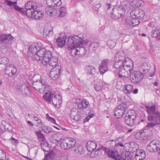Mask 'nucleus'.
<instances>
[{
    "label": "nucleus",
    "mask_w": 160,
    "mask_h": 160,
    "mask_svg": "<svg viewBox=\"0 0 160 160\" xmlns=\"http://www.w3.org/2000/svg\"><path fill=\"white\" fill-rule=\"evenodd\" d=\"M114 59L115 62L112 67V71L118 74L119 78H128L130 70L133 68L132 61L129 58L126 57L122 51L117 53Z\"/></svg>",
    "instance_id": "f257e3e1"
},
{
    "label": "nucleus",
    "mask_w": 160,
    "mask_h": 160,
    "mask_svg": "<svg viewBox=\"0 0 160 160\" xmlns=\"http://www.w3.org/2000/svg\"><path fill=\"white\" fill-rule=\"evenodd\" d=\"M88 40H82V38L75 36L68 38L67 44L68 48L72 49V55L75 58H78L85 55L87 52L85 48L81 45L88 43Z\"/></svg>",
    "instance_id": "f03ea898"
},
{
    "label": "nucleus",
    "mask_w": 160,
    "mask_h": 160,
    "mask_svg": "<svg viewBox=\"0 0 160 160\" xmlns=\"http://www.w3.org/2000/svg\"><path fill=\"white\" fill-rule=\"evenodd\" d=\"M25 7L26 9V14L28 17H31L37 20L39 19L42 17V12L37 9V4L34 2H28L25 4Z\"/></svg>",
    "instance_id": "7ed1b4c3"
},
{
    "label": "nucleus",
    "mask_w": 160,
    "mask_h": 160,
    "mask_svg": "<svg viewBox=\"0 0 160 160\" xmlns=\"http://www.w3.org/2000/svg\"><path fill=\"white\" fill-rule=\"evenodd\" d=\"M51 52L48 50L46 51L43 48H41L40 47L36 53L34 55L30 56L33 59L36 60H42V62L43 65L47 63L49 57L51 56Z\"/></svg>",
    "instance_id": "20e7f679"
},
{
    "label": "nucleus",
    "mask_w": 160,
    "mask_h": 160,
    "mask_svg": "<svg viewBox=\"0 0 160 160\" xmlns=\"http://www.w3.org/2000/svg\"><path fill=\"white\" fill-rule=\"evenodd\" d=\"M32 86L33 88L40 93H42L48 91L50 87L47 85L44 81L39 80L33 82Z\"/></svg>",
    "instance_id": "39448f33"
},
{
    "label": "nucleus",
    "mask_w": 160,
    "mask_h": 160,
    "mask_svg": "<svg viewBox=\"0 0 160 160\" xmlns=\"http://www.w3.org/2000/svg\"><path fill=\"white\" fill-rule=\"evenodd\" d=\"M76 141L74 138H66L61 141L60 147L64 150H71L76 145Z\"/></svg>",
    "instance_id": "423d86ee"
},
{
    "label": "nucleus",
    "mask_w": 160,
    "mask_h": 160,
    "mask_svg": "<svg viewBox=\"0 0 160 160\" xmlns=\"http://www.w3.org/2000/svg\"><path fill=\"white\" fill-rule=\"evenodd\" d=\"M155 117L153 115H148V119L149 121H154L155 122L148 123L147 126L149 128H152L157 125H160V112H157L155 114Z\"/></svg>",
    "instance_id": "0eeeda50"
},
{
    "label": "nucleus",
    "mask_w": 160,
    "mask_h": 160,
    "mask_svg": "<svg viewBox=\"0 0 160 160\" xmlns=\"http://www.w3.org/2000/svg\"><path fill=\"white\" fill-rule=\"evenodd\" d=\"M133 69L130 70L129 76L132 82L135 83L139 82L142 79L143 75V73L138 71H134L132 72Z\"/></svg>",
    "instance_id": "6e6552de"
},
{
    "label": "nucleus",
    "mask_w": 160,
    "mask_h": 160,
    "mask_svg": "<svg viewBox=\"0 0 160 160\" xmlns=\"http://www.w3.org/2000/svg\"><path fill=\"white\" fill-rule=\"evenodd\" d=\"M151 130L149 129L142 130L135 134L137 139L142 140L146 139L150 136Z\"/></svg>",
    "instance_id": "1a4fd4ad"
},
{
    "label": "nucleus",
    "mask_w": 160,
    "mask_h": 160,
    "mask_svg": "<svg viewBox=\"0 0 160 160\" xmlns=\"http://www.w3.org/2000/svg\"><path fill=\"white\" fill-rule=\"evenodd\" d=\"M13 39V37L10 34H2L1 35V47L3 49L6 48L8 46L7 44L9 43Z\"/></svg>",
    "instance_id": "9d476101"
},
{
    "label": "nucleus",
    "mask_w": 160,
    "mask_h": 160,
    "mask_svg": "<svg viewBox=\"0 0 160 160\" xmlns=\"http://www.w3.org/2000/svg\"><path fill=\"white\" fill-rule=\"evenodd\" d=\"M79 109H81L83 113L87 115L90 112V105L88 101L86 99H83L78 105Z\"/></svg>",
    "instance_id": "9b49d317"
},
{
    "label": "nucleus",
    "mask_w": 160,
    "mask_h": 160,
    "mask_svg": "<svg viewBox=\"0 0 160 160\" xmlns=\"http://www.w3.org/2000/svg\"><path fill=\"white\" fill-rule=\"evenodd\" d=\"M136 114L134 110H130L128 112V115L125 117V121L126 123L130 126L134 124L136 118Z\"/></svg>",
    "instance_id": "f8f14e48"
},
{
    "label": "nucleus",
    "mask_w": 160,
    "mask_h": 160,
    "mask_svg": "<svg viewBox=\"0 0 160 160\" xmlns=\"http://www.w3.org/2000/svg\"><path fill=\"white\" fill-rule=\"evenodd\" d=\"M147 148L150 152L160 150V141L156 139L152 141L147 146Z\"/></svg>",
    "instance_id": "ddd939ff"
},
{
    "label": "nucleus",
    "mask_w": 160,
    "mask_h": 160,
    "mask_svg": "<svg viewBox=\"0 0 160 160\" xmlns=\"http://www.w3.org/2000/svg\"><path fill=\"white\" fill-rule=\"evenodd\" d=\"M102 149L104 151L109 157L112 158L115 160H120V157L118 154V152L116 150H113L109 148H107L104 147H102Z\"/></svg>",
    "instance_id": "4468645a"
},
{
    "label": "nucleus",
    "mask_w": 160,
    "mask_h": 160,
    "mask_svg": "<svg viewBox=\"0 0 160 160\" xmlns=\"http://www.w3.org/2000/svg\"><path fill=\"white\" fill-rule=\"evenodd\" d=\"M126 105L122 103L119 105L116 109L115 112V116L117 118H120L122 116L126 108Z\"/></svg>",
    "instance_id": "2eb2a0df"
},
{
    "label": "nucleus",
    "mask_w": 160,
    "mask_h": 160,
    "mask_svg": "<svg viewBox=\"0 0 160 160\" xmlns=\"http://www.w3.org/2000/svg\"><path fill=\"white\" fill-rule=\"evenodd\" d=\"M124 14L125 11L122 12L121 9H119V6L115 7L112 9L111 18L112 19H118Z\"/></svg>",
    "instance_id": "dca6fc26"
},
{
    "label": "nucleus",
    "mask_w": 160,
    "mask_h": 160,
    "mask_svg": "<svg viewBox=\"0 0 160 160\" xmlns=\"http://www.w3.org/2000/svg\"><path fill=\"white\" fill-rule=\"evenodd\" d=\"M119 9H121L122 11L128 12L132 9V6L130 0H122L121 2V5L119 6Z\"/></svg>",
    "instance_id": "f3484780"
},
{
    "label": "nucleus",
    "mask_w": 160,
    "mask_h": 160,
    "mask_svg": "<svg viewBox=\"0 0 160 160\" xmlns=\"http://www.w3.org/2000/svg\"><path fill=\"white\" fill-rule=\"evenodd\" d=\"M61 70V67L58 66L52 68L50 72V76L53 80L58 79L60 76V71Z\"/></svg>",
    "instance_id": "a211bd4d"
},
{
    "label": "nucleus",
    "mask_w": 160,
    "mask_h": 160,
    "mask_svg": "<svg viewBox=\"0 0 160 160\" xmlns=\"http://www.w3.org/2000/svg\"><path fill=\"white\" fill-rule=\"evenodd\" d=\"M145 15L144 11L142 9H137L133 10L130 12L131 18H143Z\"/></svg>",
    "instance_id": "6ab92c4d"
},
{
    "label": "nucleus",
    "mask_w": 160,
    "mask_h": 160,
    "mask_svg": "<svg viewBox=\"0 0 160 160\" xmlns=\"http://www.w3.org/2000/svg\"><path fill=\"white\" fill-rule=\"evenodd\" d=\"M75 157L80 156L84 153V148L81 146H76V145L70 150Z\"/></svg>",
    "instance_id": "aec40b11"
},
{
    "label": "nucleus",
    "mask_w": 160,
    "mask_h": 160,
    "mask_svg": "<svg viewBox=\"0 0 160 160\" xmlns=\"http://www.w3.org/2000/svg\"><path fill=\"white\" fill-rule=\"evenodd\" d=\"M39 48L40 45L38 43L35 42L30 45L29 46V50L28 52L29 57H31V55L32 56L36 54Z\"/></svg>",
    "instance_id": "412c9836"
},
{
    "label": "nucleus",
    "mask_w": 160,
    "mask_h": 160,
    "mask_svg": "<svg viewBox=\"0 0 160 160\" xmlns=\"http://www.w3.org/2000/svg\"><path fill=\"white\" fill-rule=\"evenodd\" d=\"M17 72V69L12 64L7 65L5 70V73L9 76L12 77Z\"/></svg>",
    "instance_id": "4be33fe9"
},
{
    "label": "nucleus",
    "mask_w": 160,
    "mask_h": 160,
    "mask_svg": "<svg viewBox=\"0 0 160 160\" xmlns=\"http://www.w3.org/2000/svg\"><path fill=\"white\" fill-rule=\"evenodd\" d=\"M108 60H105L100 64L99 70L101 74L104 73L108 70Z\"/></svg>",
    "instance_id": "5701e85b"
},
{
    "label": "nucleus",
    "mask_w": 160,
    "mask_h": 160,
    "mask_svg": "<svg viewBox=\"0 0 160 160\" xmlns=\"http://www.w3.org/2000/svg\"><path fill=\"white\" fill-rule=\"evenodd\" d=\"M29 84L28 83H23L22 85L21 93L25 97L29 95L30 94L29 88Z\"/></svg>",
    "instance_id": "b1692460"
},
{
    "label": "nucleus",
    "mask_w": 160,
    "mask_h": 160,
    "mask_svg": "<svg viewBox=\"0 0 160 160\" xmlns=\"http://www.w3.org/2000/svg\"><path fill=\"white\" fill-rule=\"evenodd\" d=\"M146 153L142 149L137 150L135 156L136 160H143L145 158Z\"/></svg>",
    "instance_id": "393cba45"
},
{
    "label": "nucleus",
    "mask_w": 160,
    "mask_h": 160,
    "mask_svg": "<svg viewBox=\"0 0 160 160\" xmlns=\"http://www.w3.org/2000/svg\"><path fill=\"white\" fill-rule=\"evenodd\" d=\"M53 96H55V94L51 92H48L45 93L43 97V98L45 102L49 103L52 102Z\"/></svg>",
    "instance_id": "a878e982"
},
{
    "label": "nucleus",
    "mask_w": 160,
    "mask_h": 160,
    "mask_svg": "<svg viewBox=\"0 0 160 160\" xmlns=\"http://www.w3.org/2000/svg\"><path fill=\"white\" fill-rule=\"evenodd\" d=\"M53 34L52 28L49 26L44 28L43 32V37L45 38H48L52 36Z\"/></svg>",
    "instance_id": "bb28decb"
},
{
    "label": "nucleus",
    "mask_w": 160,
    "mask_h": 160,
    "mask_svg": "<svg viewBox=\"0 0 160 160\" xmlns=\"http://www.w3.org/2000/svg\"><path fill=\"white\" fill-rule=\"evenodd\" d=\"M67 37L65 35L61 36L58 38L56 40L57 45L60 47H62L65 45L66 42Z\"/></svg>",
    "instance_id": "cd10ccee"
},
{
    "label": "nucleus",
    "mask_w": 160,
    "mask_h": 160,
    "mask_svg": "<svg viewBox=\"0 0 160 160\" xmlns=\"http://www.w3.org/2000/svg\"><path fill=\"white\" fill-rule=\"evenodd\" d=\"M63 135L61 133H57L53 135L51 140L53 143H56L62 141L63 139Z\"/></svg>",
    "instance_id": "c85d7f7f"
},
{
    "label": "nucleus",
    "mask_w": 160,
    "mask_h": 160,
    "mask_svg": "<svg viewBox=\"0 0 160 160\" xmlns=\"http://www.w3.org/2000/svg\"><path fill=\"white\" fill-rule=\"evenodd\" d=\"M46 3L49 6H60L62 2L61 0H46Z\"/></svg>",
    "instance_id": "c756f323"
},
{
    "label": "nucleus",
    "mask_w": 160,
    "mask_h": 160,
    "mask_svg": "<svg viewBox=\"0 0 160 160\" xmlns=\"http://www.w3.org/2000/svg\"><path fill=\"white\" fill-rule=\"evenodd\" d=\"M145 108L149 115H153L155 117V114L156 112V106L155 105L152 106H147Z\"/></svg>",
    "instance_id": "7c9ffc66"
},
{
    "label": "nucleus",
    "mask_w": 160,
    "mask_h": 160,
    "mask_svg": "<svg viewBox=\"0 0 160 160\" xmlns=\"http://www.w3.org/2000/svg\"><path fill=\"white\" fill-rule=\"evenodd\" d=\"M46 12L48 15L51 16H54L58 13V10L52 7H48L46 8Z\"/></svg>",
    "instance_id": "2f4dec72"
},
{
    "label": "nucleus",
    "mask_w": 160,
    "mask_h": 160,
    "mask_svg": "<svg viewBox=\"0 0 160 160\" xmlns=\"http://www.w3.org/2000/svg\"><path fill=\"white\" fill-rule=\"evenodd\" d=\"M49 59L48 60L47 63L45 65H47L48 64L51 66L53 67L56 65L58 64V59L56 57H52V54L51 56L49 57Z\"/></svg>",
    "instance_id": "473e14b6"
},
{
    "label": "nucleus",
    "mask_w": 160,
    "mask_h": 160,
    "mask_svg": "<svg viewBox=\"0 0 160 160\" xmlns=\"http://www.w3.org/2000/svg\"><path fill=\"white\" fill-rule=\"evenodd\" d=\"M61 98V97L59 94L56 95L55 94V96H53L52 102L54 105L57 106L58 105H59L62 103Z\"/></svg>",
    "instance_id": "72a5a7b5"
},
{
    "label": "nucleus",
    "mask_w": 160,
    "mask_h": 160,
    "mask_svg": "<svg viewBox=\"0 0 160 160\" xmlns=\"http://www.w3.org/2000/svg\"><path fill=\"white\" fill-rule=\"evenodd\" d=\"M77 113H79V111L76 108H73L71 109L69 115L70 118L78 122L79 119V118H78V117H77L75 118L74 116L75 115L77 114Z\"/></svg>",
    "instance_id": "f704fd0d"
},
{
    "label": "nucleus",
    "mask_w": 160,
    "mask_h": 160,
    "mask_svg": "<svg viewBox=\"0 0 160 160\" xmlns=\"http://www.w3.org/2000/svg\"><path fill=\"white\" fill-rule=\"evenodd\" d=\"M96 147V144L93 141H88L87 143V149L89 151L91 152L94 151Z\"/></svg>",
    "instance_id": "c9c22d12"
},
{
    "label": "nucleus",
    "mask_w": 160,
    "mask_h": 160,
    "mask_svg": "<svg viewBox=\"0 0 160 160\" xmlns=\"http://www.w3.org/2000/svg\"><path fill=\"white\" fill-rule=\"evenodd\" d=\"M132 9L134 8L139 7L144 5V2L141 0H133L131 2Z\"/></svg>",
    "instance_id": "e433bc0d"
},
{
    "label": "nucleus",
    "mask_w": 160,
    "mask_h": 160,
    "mask_svg": "<svg viewBox=\"0 0 160 160\" xmlns=\"http://www.w3.org/2000/svg\"><path fill=\"white\" fill-rule=\"evenodd\" d=\"M133 86L130 84H126L123 87L122 91L126 94H130L132 92Z\"/></svg>",
    "instance_id": "4c0bfd02"
},
{
    "label": "nucleus",
    "mask_w": 160,
    "mask_h": 160,
    "mask_svg": "<svg viewBox=\"0 0 160 160\" xmlns=\"http://www.w3.org/2000/svg\"><path fill=\"white\" fill-rule=\"evenodd\" d=\"M6 3L11 7L13 6L14 9L18 11H21L22 8L17 6V2H16L10 1L8 0L5 1Z\"/></svg>",
    "instance_id": "58836bf2"
},
{
    "label": "nucleus",
    "mask_w": 160,
    "mask_h": 160,
    "mask_svg": "<svg viewBox=\"0 0 160 160\" xmlns=\"http://www.w3.org/2000/svg\"><path fill=\"white\" fill-rule=\"evenodd\" d=\"M86 70L87 72L89 74L94 75L96 73V69L93 66L89 65L87 66Z\"/></svg>",
    "instance_id": "ea45409f"
},
{
    "label": "nucleus",
    "mask_w": 160,
    "mask_h": 160,
    "mask_svg": "<svg viewBox=\"0 0 160 160\" xmlns=\"http://www.w3.org/2000/svg\"><path fill=\"white\" fill-rule=\"evenodd\" d=\"M152 36L154 38H157L158 39L160 40V29H153L152 30Z\"/></svg>",
    "instance_id": "a19ab883"
},
{
    "label": "nucleus",
    "mask_w": 160,
    "mask_h": 160,
    "mask_svg": "<svg viewBox=\"0 0 160 160\" xmlns=\"http://www.w3.org/2000/svg\"><path fill=\"white\" fill-rule=\"evenodd\" d=\"M54 158V152H51L45 156L44 160H52Z\"/></svg>",
    "instance_id": "79ce46f5"
},
{
    "label": "nucleus",
    "mask_w": 160,
    "mask_h": 160,
    "mask_svg": "<svg viewBox=\"0 0 160 160\" xmlns=\"http://www.w3.org/2000/svg\"><path fill=\"white\" fill-rule=\"evenodd\" d=\"M59 14L60 17H64L67 14V10L66 8L65 7H61L59 9Z\"/></svg>",
    "instance_id": "37998d69"
},
{
    "label": "nucleus",
    "mask_w": 160,
    "mask_h": 160,
    "mask_svg": "<svg viewBox=\"0 0 160 160\" xmlns=\"http://www.w3.org/2000/svg\"><path fill=\"white\" fill-rule=\"evenodd\" d=\"M116 42L115 40L108 39L107 41V44L110 48H113L116 45Z\"/></svg>",
    "instance_id": "c03bdc74"
},
{
    "label": "nucleus",
    "mask_w": 160,
    "mask_h": 160,
    "mask_svg": "<svg viewBox=\"0 0 160 160\" xmlns=\"http://www.w3.org/2000/svg\"><path fill=\"white\" fill-rule=\"evenodd\" d=\"M133 19L132 20H126V25L128 28H132L133 26H135V23L134 22Z\"/></svg>",
    "instance_id": "a18cd8bd"
},
{
    "label": "nucleus",
    "mask_w": 160,
    "mask_h": 160,
    "mask_svg": "<svg viewBox=\"0 0 160 160\" xmlns=\"http://www.w3.org/2000/svg\"><path fill=\"white\" fill-rule=\"evenodd\" d=\"M151 66L150 65H148L146 63H143L142 66V68L143 69V72L144 73H147L150 69Z\"/></svg>",
    "instance_id": "49530a36"
},
{
    "label": "nucleus",
    "mask_w": 160,
    "mask_h": 160,
    "mask_svg": "<svg viewBox=\"0 0 160 160\" xmlns=\"http://www.w3.org/2000/svg\"><path fill=\"white\" fill-rule=\"evenodd\" d=\"M101 6V5L100 3L95 4L93 6L92 8L93 12L95 14L98 15L99 14V8Z\"/></svg>",
    "instance_id": "de8ad7c7"
},
{
    "label": "nucleus",
    "mask_w": 160,
    "mask_h": 160,
    "mask_svg": "<svg viewBox=\"0 0 160 160\" xmlns=\"http://www.w3.org/2000/svg\"><path fill=\"white\" fill-rule=\"evenodd\" d=\"M102 82L101 81L97 82L95 85L94 88L97 91H99L101 90L102 86Z\"/></svg>",
    "instance_id": "09e8293b"
},
{
    "label": "nucleus",
    "mask_w": 160,
    "mask_h": 160,
    "mask_svg": "<svg viewBox=\"0 0 160 160\" xmlns=\"http://www.w3.org/2000/svg\"><path fill=\"white\" fill-rule=\"evenodd\" d=\"M116 128L118 133H124L125 132V128L122 125L120 124L117 126Z\"/></svg>",
    "instance_id": "8fccbe9b"
},
{
    "label": "nucleus",
    "mask_w": 160,
    "mask_h": 160,
    "mask_svg": "<svg viewBox=\"0 0 160 160\" xmlns=\"http://www.w3.org/2000/svg\"><path fill=\"white\" fill-rule=\"evenodd\" d=\"M37 136L38 137L39 140L42 141L45 140H46L44 135L40 131H38L36 132Z\"/></svg>",
    "instance_id": "3c124183"
},
{
    "label": "nucleus",
    "mask_w": 160,
    "mask_h": 160,
    "mask_svg": "<svg viewBox=\"0 0 160 160\" xmlns=\"http://www.w3.org/2000/svg\"><path fill=\"white\" fill-rule=\"evenodd\" d=\"M101 149L98 148V149L95 151L91 152V155H92V157H96L99 155H100L101 154Z\"/></svg>",
    "instance_id": "603ef678"
},
{
    "label": "nucleus",
    "mask_w": 160,
    "mask_h": 160,
    "mask_svg": "<svg viewBox=\"0 0 160 160\" xmlns=\"http://www.w3.org/2000/svg\"><path fill=\"white\" fill-rule=\"evenodd\" d=\"M41 146L42 149L44 151H46V148L48 146V144L46 142V140L42 141L41 142Z\"/></svg>",
    "instance_id": "864d4df0"
},
{
    "label": "nucleus",
    "mask_w": 160,
    "mask_h": 160,
    "mask_svg": "<svg viewBox=\"0 0 160 160\" xmlns=\"http://www.w3.org/2000/svg\"><path fill=\"white\" fill-rule=\"evenodd\" d=\"M46 116L48 120L58 125V124L56 123V120L54 118L49 116L48 113L46 114Z\"/></svg>",
    "instance_id": "5fc2aeb1"
},
{
    "label": "nucleus",
    "mask_w": 160,
    "mask_h": 160,
    "mask_svg": "<svg viewBox=\"0 0 160 160\" xmlns=\"http://www.w3.org/2000/svg\"><path fill=\"white\" fill-rule=\"evenodd\" d=\"M99 46V44L97 42H93L90 45V48L91 49L95 50Z\"/></svg>",
    "instance_id": "6e6d98bb"
},
{
    "label": "nucleus",
    "mask_w": 160,
    "mask_h": 160,
    "mask_svg": "<svg viewBox=\"0 0 160 160\" xmlns=\"http://www.w3.org/2000/svg\"><path fill=\"white\" fill-rule=\"evenodd\" d=\"M11 143L16 146H17L19 143V142L18 140L15 139L13 137H12L10 139Z\"/></svg>",
    "instance_id": "4d7b16f0"
},
{
    "label": "nucleus",
    "mask_w": 160,
    "mask_h": 160,
    "mask_svg": "<svg viewBox=\"0 0 160 160\" xmlns=\"http://www.w3.org/2000/svg\"><path fill=\"white\" fill-rule=\"evenodd\" d=\"M42 131L46 133H48L51 132V130L50 128L47 126H43L42 127Z\"/></svg>",
    "instance_id": "13d9d810"
},
{
    "label": "nucleus",
    "mask_w": 160,
    "mask_h": 160,
    "mask_svg": "<svg viewBox=\"0 0 160 160\" xmlns=\"http://www.w3.org/2000/svg\"><path fill=\"white\" fill-rule=\"evenodd\" d=\"M11 126L9 124L7 123L6 125L5 126L4 128V129L5 131H11L12 129Z\"/></svg>",
    "instance_id": "bf43d9fd"
},
{
    "label": "nucleus",
    "mask_w": 160,
    "mask_h": 160,
    "mask_svg": "<svg viewBox=\"0 0 160 160\" xmlns=\"http://www.w3.org/2000/svg\"><path fill=\"white\" fill-rule=\"evenodd\" d=\"M122 86V82L121 81H119L117 82L116 85V88L118 89H120Z\"/></svg>",
    "instance_id": "052dcab7"
},
{
    "label": "nucleus",
    "mask_w": 160,
    "mask_h": 160,
    "mask_svg": "<svg viewBox=\"0 0 160 160\" xmlns=\"http://www.w3.org/2000/svg\"><path fill=\"white\" fill-rule=\"evenodd\" d=\"M34 120L38 122L37 125L38 126L41 124V122L40 119L38 118L37 117L34 116L33 118Z\"/></svg>",
    "instance_id": "680f3d73"
},
{
    "label": "nucleus",
    "mask_w": 160,
    "mask_h": 160,
    "mask_svg": "<svg viewBox=\"0 0 160 160\" xmlns=\"http://www.w3.org/2000/svg\"><path fill=\"white\" fill-rule=\"evenodd\" d=\"M3 64H6L8 62V60L7 57H3L1 59Z\"/></svg>",
    "instance_id": "e2e57ef3"
},
{
    "label": "nucleus",
    "mask_w": 160,
    "mask_h": 160,
    "mask_svg": "<svg viewBox=\"0 0 160 160\" xmlns=\"http://www.w3.org/2000/svg\"><path fill=\"white\" fill-rule=\"evenodd\" d=\"M7 123H8L5 121H2L1 122L2 126L1 125V128H2V130L3 131L4 128Z\"/></svg>",
    "instance_id": "0e129e2a"
},
{
    "label": "nucleus",
    "mask_w": 160,
    "mask_h": 160,
    "mask_svg": "<svg viewBox=\"0 0 160 160\" xmlns=\"http://www.w3.org/2000/svg\"><path fill=\"white\" fill-rule=\"evenodd\" d=\"M22 85H20L19 84H17L15 87V89L16 90H17L18 91H21V89Z\"/></svg>",
    "instance_id": "69168bd1"
},
{
    "label": "nucleus",
    "mask_w": 160,
    "mask_h": 160,
    "mask_svg": "<svg viewBox=\"0 0 160 160\" xmlns=\"http://www.w3.org/2000/svg\"><path fill=\"white\" fill-rule=\"evenodd\" d=\"M2 158H1V160H6V155L5 153L3 152V151H2Z\"/></svg>",
    "instance_id": "338daca9"
},
{
    "label": "nucleus",
    "mask_w": 160,
    "mask_h": 160,
    "mask_svg": "<svg viewBox=\"0 0 160 160\" xmlns=\"http://www.w3.org/2000/svg\"><path fill=\"white\" fill-rule=\"evenodd\" d=\"M56 160H67L65 156H61Z\"/></svg>",
    "instance_id": "774afa93"
}]
</instances>
